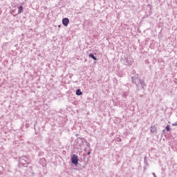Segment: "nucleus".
Listing matches in <instances>:
<instances>
[{
	"label": "nucleus",
	"mask_w": 177,
	"mask_h": 177,
	"mask_svg": "<svg viewBox=\"0 0 177 177\" xmlns=\"http://www.w3.org/2000/svg\"><path fill=\"white\" fill-rule=\"evenodd\" d=\"M71 162L74 165H78V156L73 154L71 157Z\"/></svg>",
	"instance_id": "nucleus-1"
},
{
	"label": "nucleus",
	"mask_w": 177,
	"mask_h": 177,
	"mask_svg": "<svg viewBox=\"0 0 177 177\" xmlns=\"http://www.w3.org/2000/svg\"><path fill=\"white\" fill-rule=\"evenodd\" d=\"M68 23H70V19H68V18H64L62 19V24L65 27H67V26H68Z\"/></svg>",
	"instance_id": "nucleus-2"
},
{
	"label": "nucleus",
	"mask_w": 177,
	"mask_h": 177,
	"mask_svg": "<svg viewBox=\"0 0 177 177\" xmlns=\"http://www.w3.org/2000/svg\"><path fill=\"white\" fill-rule=\"evenodd\" d=\"M76 95H77V96H81V95H82V92L80 89H77L76 91Z\"/></svg>",
	"instance_id": "nucleus-3"
},
{
	"label": "nucleus",
	"mask_w": 177,
	"mask_h": 177,
	"mask_svg": "<svg viewBox=\"0 0 177 177\" xmlns=\"http://www.w3.org/2000/svg\"><path fill=\"white\" fill-rule=\"evenodd\" d=\"M18 13L20 14V13H23V6H21L19 7L18 8Z\"/></svg>",
	"instance_id": "nucleus-4"
},
{
	"label": "nucleus",
	"mask_w": 177,
	"mask_h": 177,
	"mask_svg": "<svg viewBox=\"0 0 177 177\" xmlns=\"http://www.w3.org/2000/svg\"><path fill=\"white\" fill-rule=\"evenodd\" d=\"M88 57H91V59H93V60H97V58H96V57H95V55H93V54H90L88 55Z\"/></svg>",
	"instance_id": "nucleus-5"
},
{
	"label": "nucleus",
	"mask_w": 177,
	"mask_h": 177,
	"mask_svg": "<svg viewBox=\"0 0 177 177\" xmlns=\"http://www.w3.org/2000/svg\"><path fill=\"white\" fill-rule=\"evenodd\" d=\"M166 130L168 131V132H169V131H171V127H169V125H167V127H166Z\"/></svg>",
	"instance_id": "nucleus-6"
},
{
	"label": "nucleus",
	"mask_w": 177,
	"mask_h": 177,
	"mask_svg": "<svg viewBox=\"0 0 177 177\" xmlns=\"http://www.w3.org/2000/svg\"><path fill=\"white\" fill-rule=\"evenodd\" d=\"M174 127H176L177 126V122H176L174 124H173Z\"/></svg>",
	"instance_id": "nucleus-7"
}]
</instances>
